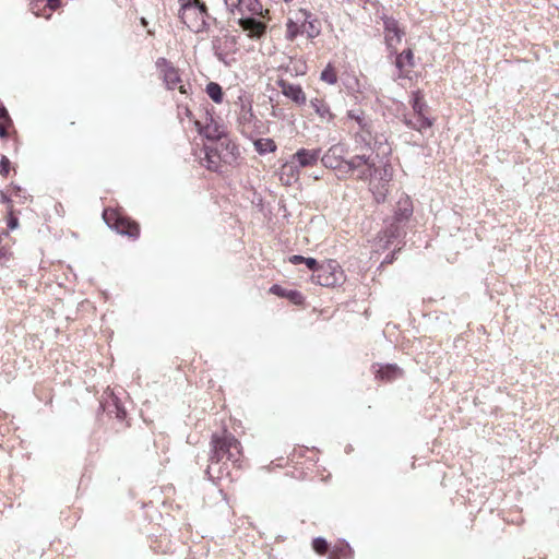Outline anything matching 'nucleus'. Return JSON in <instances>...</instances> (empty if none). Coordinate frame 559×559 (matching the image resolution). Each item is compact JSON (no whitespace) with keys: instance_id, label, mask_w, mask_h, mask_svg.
Returning <instances> with one entry per match:
<instances>
[{"instance_id":"obj_1","label":"nucleus","mask_w":559,"mask_h":559,"mask_svg":"<svg viewBox=\"0 0 559 559\" xmlns=\"http://www.w3.org/2000/svg\"><path fill=\"white\" fill-rule=\"evenodd\" d=\"M214 144H204L202 151L207 163L206 168L211 171H219L221 163L235 165L240 157L238 144L228 136V132L222 139L212 141Z\"/></svg>"},{"instance_id":"obj_2","label":"nucleus","mask_w":559,"mask_h":559,"mask_svg":"<svg viewBox=\"0 0 559 559\" xmlns=\"http://www.w3.org/2000/svg\"><path fill=\"white\" fill-rule=\"evenodd\" d=\"M211 454L210 462L211 465L207 466L205 474L209 476V479L214 480L215 476L212 474V465L219 464L223 460L230 461L233 463L238 462V456L236 453H233V450H237V453H240L241 443L240 441L230 432H226L223 436H218L214 433L211 439ZM223 466L218 467V475L216 478H222L223 476Z\"/></svg>"},{"instance_id":"obj_3","label":"nucleus","mask_w":559,"mask_h":559,"mask_svg":"<svg viewBox=\"0 0 559 559\" xmlns=\"http://www.w3.org/2000/svg\"><path fill=\"white\" fill-rule=\"evenodd\" d=\"M103 218L106 223V225L115 230L117 234L122 236H128L132 239H138L140 236V225L135 221L131 219L130 217L126 216L124 214L110 210L105 209L103 211Z\"/></svg>"},{"instance_id":"obj_4","label":"nucleus","mask_w":559,"mask_h":559,"mask_svg":"<svg viewBox=\"0 0 559 559\" xmlns=\"http://www.w3.org/2000/svg\"><path fill=\"white\" fill-rule=\"evenodd\" d=\"M312 278H316V283L321 286L335 287L344 283L345 275L340 263L330 259L320 263L317 274L312 275Z\"/></svg>"},{"instance_id":"obj_5","label":"nucleus","mask_w":559,"mask_h":559,"mask_svg":"<svg viewBox=\"0 0 559 559\" xmlns=\"http://www.w3.org/2000/svg\"><path fill=\"white\" fill-rule=\"evenodd\" d=\"M194 127L199 135L212 142L222 139L228 132L226 127L214 117V109H204V122L194 120Z\"/></svg>"},{"instance_id":"obj_6","label":"nucleus","mask_w":559,"mask_h":559,"mask_svg":"<svg viewBox=\"0 0 559 559\" xmlns=\"http://www.w3.org/2000/svg\"><path fill=\"white\" fill-rule=\"evenodd\" d=\"M225 5L231 13L238 12L243 16L245 11H248L251 13L250 16H261L270 20L269 10H263L260 0H228V3H225Z\"/></svg>"},{"instance_id":"obj_7","label":"nucleus","mask_w":559,"mask_h":559,"mask_svg":"<svg viewBox=\"0 0 559 559\" xmlns=\"http://www.w3.org/2000/svg\"><path fill=\"white\" fill-rule=\"evenodd\" d=\"M346 148L343 144L332 145L323 155H321V163L324 167L337 170L340 177L343 175V164L345 163L344 154Z\"/></svg>"},{"instance_id":"obj_8","label":"nucleus","mask_w":559,"mask_h":559,"mask_svg":"<svg viewBox=\"0 0 559 559\" xmlns=\"http://www.w3.org/2000/svg\"><path fill=\"white\" fill-rule=\"evenodd\" d=\"M238 25L248 32V37L259 40L266 35L267 24L261 21L259 16H241L238 20Z\"/></svg>"},{"instance_id":"obj_9","label":"nucleus","mask_w":559,"mask_h":559,"mask_svg":"<svg viewBox=\"0 0 559 559\" xmlns=\"http://www.w3.org/2000/svg\"><path fill=\"white\" fill-rule=\"evenodd\" d=\"M383 22V28L385 34V44L388 49H393L394 41L401 43L402 37L405 35V32L400 27L399 21L393 16H388L383 14L381 16Z\"/></svg>"},{"instance_id":"obj_10","label":"nucleus","mask_w":559,"mask_h":559,"mask_svg":"<svg viewBox=\"0 0 559 559\" xmlns=\"http://www.w3.org/2000/svg\"><path fill=\"white\" fill-rule=\"evenodd\" d=\"M321 148L308 150L301 147L297 150L295 154L292 155V165H289V167L293 168V165H297L298 167L302 168L314 166L321 158ZM286 167H288V165Z\"/></svg>"},{"instance_id":"obj_11","label":"nucleus","mask_w":559,"mask_h":559,"mask_svg":"<svg viewBox=\"0 0 559 559\" xmlns=\"http://www.w3.org/2000/svg\"><path fill=\"white\" fill-rule=\"evenodd\" d=\"M192 10L195 11L200 15V19L195 17L194 21H191V22H189L187 20L186 25L189 29H191L195 33L206 31L209 28V22H207L209 20L215 21V19L212 17L211 14L209 13L206 3L202 0L197 2L192 7Z\"/></svg>"},{"instance_id":"obj_12","label":"nucleus","mask_w":559,"mask_h":559,"mask_svg":"<svg viewBox=\"0 0 559 559\" xmlns=\"http://www.w3.org/2000/svg\"><path fill=\"white\" fill-rule=\"evenodd\" d=\"M156 66L163 73V80L168 90H174L181 83V78L178 70L165 58H158Z\"/></svg>"},{"instance_id":"obj_13","label":"nucleus","mask_w":559,"mask_h":559,"mask_svg":"<svg viewBox=\"0 0 559 559\" xmlns=\"http://www.w3.org/2000/svg\"><path fill=\"white\" fill-rule=\"evenodd\" d=\"M278 86L285 97L289 98L298 106H302L307 102L306 94L299 84L289 83L283 79L278 81Z\"/></svg>"},{"instance_id":"obj_14","label":"nucleus","mask_w":559,"mask_h":559,"mask_svg":"<svg viewBox=\"0 0 559 559\" xmlns=\"http://www.w3.org/2000/svg\"><path fill=\"white\" fill-rule=\"evenodd\" d=\"M269 293L280 298L287 299L295 306H302L305 304V296L297 289L285 288L280 284H273L269 288Z\"/></svg>"},{"instance_id":"obj_15","label":"nucleus","mask_w":559,"mask_h":559,"mask_svg":"<svg viewBox=\"0 0 559 559\" xmlns=\"http://www.w3.org/2000/svg\"><path fill=\"white\" fill-rule=\"evenodd\" d=\"M413 213V201L408 195H404L397 201L392 218L397 222L407 224Z\"/></svg>"},{"instance_id":"obj_16","label":"nucleus","mask_w":559,"mask_h":559,"mask_svg":"<svg viewBox=\"0 0 559 559\" xmlns=\"http://www.w3.org/2000/svg\"><path fill=\"white\" fill-rule=\"evenodd\" d=\"M384 238L386 239V246L393 243L395 240H401L406 236V224L391 219L383 230Z\"/></svg>"},{"instance_id":"obj_17","label":"nucleus","mask_w":559,"mask_h":559,"mask_svg":"<svg viewBox=\"0 0 559 559\" xmlns=\"http://www.w3.org/2000/svg\"><path fill=\"white\" fill-rule=\"evenodd\" d=\"M373 160L369 155H355L349 159H346L343 164V175L342 177H348L354 174V171L360 169L364 166H367L368 164L372 163Z\"/></svg>"},{"instance_id":"obj_18","label":"nucleus","mask_w":559,"mask_h":559,"mask_svg":"<svg viewBox=\"0 0 559 559\" xmlns=\"http://www.w3.org/2000/svg\"><path fill=\"white\" fill-rule=\"evenodd\" d=\"M100 407L104 412H106L109 416L115 415V417L123 421L126 420L128 413L122 405V403L117 397H111L110 401H107L106 403H100Z\"/></svg>"},{"instance_id":"obj_19","label":"nucleus","mask_w":559,"mask_h":559,"mask_svg":"<svg viewBox=\"0 0 559 559\" xmlns=\"http://www.w3.org/2000/svg\"><path fill=\"white\" fill-rule=\"evenodd\" d=\"M403 370L395 364H386L379 366L374 376L381 381H392L402 377Z\"/></svg>"},{"instance_id":"obj_20","label":"nucleus","mask_w":559,"mask_h":559,"mask_svg":"<svg viewBox=\"0 0 559 559\" xmlns=\"http://www.w3.org/2000/svg\"><path fill=\"white\" fill-rule=\"evenodd\" d=\"M409 105H411L414 114L416 115V117L427 115V112L429 110V106L425 99L424 93L420 90H416V91L412 92Z\"/></svg>"},{"instance_id":"obj_21","label":"nucleus","mask_w":559,"mask_h":559,"mask_svg":"<svg viewBox=\"0 0 559 559\" xmlns=\"http://www.w3.org/2000/svg\"><path fill=\"white\" fill-rule=\"evenodd\" d=\"M347 117L352 120H355L360 129V131L367 133V135L371 136V129L373 127V122L370 118L366 117L364 111H355L348 110Z\"/></svg>"},{"instance_id":"obj_22","label":"nucleus","mask_w":559,"mask_h":559,"mask_svg":"<svg viewBox=\"0 0 559 559\" xmlns=\"http://www.w3.org/2000/svg\"><path fill=\"white\" fill-rule=\"evenodd\" d=\"M414 68V52L411 48L404 49L401 53L396 55L395 67L403 71L405 67Z\"/></svg>"},{"instance_id":"obj_23","label":"nucleus","mask_w":559,"mask_h":559,"mask_svg":"<svg viewBox=\"0 0 559 559\" xmlns=\"http://www.w3.org/2000/svg\"><path fill=\"white\" fill-rule=\"evenodd\" d=\"M254 148L260 155H265L269 153H274L277 150V145L273 139L270 138H260L254 142Z\"/></svg>"},{"instance_id":"obj_24","label":"nucleus","mask_w":559,"mask_h":559,"mask_svg":"<svg viewBox=\"0 0 559 559\" xmlns=\"http://www.w3.org/2000/svg\"><path fill=\"white\" fill-rule=\"evenodd\" d=\"M310 106L320 117H329V120H332L334 118V115L330 110V106L323 99L313 98L310 100Z\"/></svg>"},{"instance_id":"obj_25","label":"nucleus","mask_w":559,"mask_h":559,"mask_svg":"<svg viewBox=\"0 0 559 559\" xmlns=\"http://www.w3.org/2000/svg\"><path fill=\"white\" fill-rule=\"evenodd\" d=\"M205 92L207 96L216 104H221L224 99L223 87L217 82L207 83Z\"/></svg>"},{"instance_id":"obj_26","label":"nucleus","mask_w":559,"mask_h":559,"mask_svg":"<svg viewBox=\"0 0 559 559\" xmlns=\"http://www.w3.org/2000/svg\"><path fill=\"white\" fill-rule=\"evenodd\" d=\"M332 554H335L337 557L342 559H352L353 549L350 545L346 540H340L331 550Z\"/></svg>"},{"instance_id":"obj_27","label":"nucleus","mask_w":559,"mask_h":559,"mask_svg":"<svg viewBox=\"0 0 559 559\" xmlns=\"http://www.w3.org/2000/svg\"><path fill=\"white\" fill-rule=\"evenodd\" d=\"M9 231L2 230L0 233V264L4 265L11 258V251L8 245L3 243V240L9 238Z\"/></svg>"},{"instance_id":"obj_28","label":"nucleus","mask_w":559,"mask_h":559,"mask_svg":"<svg viewBox=\"0 0 559 559\" xmlns=\"http://www.w3.org/2000/svg\"><path fill=\"white\" fill-rule=\"evenodd\" d=\"M178 1L180 3L178 16L183 24H187V19H189V15L187 13L189 11H192V7L200 0H178Z\"/></svg>"},{"instance_id":"obj_29","label":"nucleus","mask_w":559,"mask_h":559,"mask_svg":"<svg viewBox=\"0 0 559 559\" xmlns=\"http://www.w3.org/2000/svg\"><path fill=\"white\" fill-rule=\"evenodd\" d=\"M320 79L331 85L337 82V73L332 63H328L321 71Z\"/></svg>"},{"instance_id":"obj_30","label":"nucleus","mask_w":559,"mask_h":559,"mask_svg":"<svg viewBox=\"0 0 559 559\" xmlns=\"http://www.w3.org/2000/svg\"><path fill=\"white\" fill-rule=\"evenodd\" d=\"M306 24H307L306 33H307L308 38L313 39L321 34L322 28H321V22L319 21V19L313 17L311 21H308V23H306Z\"/></svg>"},{"instance_id":"obj_31","label":"nucleus","mask_w":559,"mask_h":559,"mask_svg":"<svg viewBox=\"0 0 559 559\" xmlns=\"http://www.w3.org/2000/svg\"><path fill=\"white\" fill-rule=\"evenodd\" d=\"M377 170L378 169L376 167V164H374V162H372V163L368 164L367 166H364L357 170L358 171L357 179L362 180V181L370 180L374 176Z\"/></svg>"},{"instance_id":"obj_32","label":"nucleus","mask_w":559,"mask_h":559,"mask_svg":"<svg viewBox=\"0 0 559 559\" xmlns=\"http://www.w3.org/2000/svg\"><path fill=\"white\" fill-rule=\"evenodd\" d=\"M301 33H302V31L300 29L298 24L296 22H294L292 19H289L286 23V34H285L286 39L289 41H293Z\"/></svg>"},{"instance_id":"obj_33","label":"nucleus","mask_w":559,"mask_h":559,"mask_svg":"<svg viewBox=\"0 0 559 559\" xmlns=\"http://www.w3.org/2000/svg\"><path fill=\"white\" fill-rule=\"evenodd\" d=\"M311 545H312L313 550L319 555H323L330 549V544L328 543V540L324 537H321V536L314 537L312 539Z\"/></svg>"},{"instance_id":"obj_34","label":"nucleus","mask_w":559,"mask_h":559,"mask_svg":"<svg viewBox=\"0 0 559 559\" xmlns=\"http://www.w3.org/2000/svg\"><path fill=\"white\" fill-rule=\"evenodd\" d=\"M416 122V131L423 132L433 126L435 118L428 117L427 115L417 116Z\"/></svg>"},{"instance_id":"obj_35","label":"nucleus","mask_w":559,"mask_h":559,"mask_svg":"<svg viewBox=\"0 0 559 559\" xmlns=\"http://www.w3.org/2000/svg\"><path fill=\"white\" fill-rule=\"evenodd\" d=\"M372 138L367 135V133L360 131L355 134V141L358 143L362 148L372 150Z\"/></svg>"},{"instance_id":"obj_36","label":"nucleus","mask_w":559,"mask_h":559,"mask_svg":"<svg viewBox=\"0 0 559 559\" xmlns=\"http://www.w3.org/2000/svg\"><path fill=\"white\" fill-rule=\"evenodd\" d=\"M5 222L9 230H14L19 227V217L15 214L13 206L9 207Z\"/></svg>"},{"instance_id":"obj_37","label":"nucleus","mask_w":559,"mask_h":559,"mask_svg":"<svg viewBox=\"0 0 559 559\" xmlns=\"http://www.w3.org/2000/svg\"><path fill=\"white\" fill-rule=\"evenodd\" d=\"M11 170V160L8 156L1 155L0 157V176L7 178Z\"/></svg>"},{"instance_id":"obj_38","label":"nucleus","mask_w":559,"mask_h":559,"mask_svg":"<svg viewBox=\"0 0 559 559\" xmlns=\"http://www.w3.org/2000/svg\"><path fill=\"white\" fill-rule=\"evenodd\" d=\"M254 118V114L252 111L251 105L246 109L245 106H242V112L239 118L240 122L242 123H250L252 119Z\"/></svg>"},{"instance_id":"obj_39","label":"nucleus","mask_w":559,"mask_h":559,"mask_svg":"<svg viewBox=\"0 0 559 559\" xmlns=\"http://www.w3.org/2000/svg\"><path fill=\"white\" fill-rule=\"evenodd\" d=\"M304 264L309 271L313 273L312 275L317 274V271L320 266V262L312 257H306Z\"/></svg>"},{"instance_id":"obj_40","label":"nucleus","mask_w":559,"mask_h":559,"mask_svg":"<svg viewBox=\"0 0 559 559\" xmlns=\"http://www.w3.org/2000/svg\"><path fill=\"white\" fill-rule=\"evenodd\" d=\"M0 123L12 126V119L3 104H0Z\"/></svg>"},{"instance_id":"obj_41","label":"nucleus","mask_w":559,"mask_h":559,"mask_svg":"<svg viewBox=\"0 0 559 559\" xmlns=\"http://www.w3.org/2000/svg\"><path fill=\"white\" fill-rule=\"evenodd\" d=\"M401 248L393 250L382 261V264H391L396 260L397 253L400 252Z\"/></svg>"},{"instance_id":"obj_42","label":"nucleus","mask_w":559,"mask_h":559,"mask_svg":"<svg viewBox=\"0 0 559 559\" xmlns=\"http://www.w3.org/2000/svg\"><path fill=\"white\" fill-rule=\"evenodd\" d=\"M305 259H306V257H304L301 254H293V255L288 257V262L294 265H298V264L304 263Z\"/></svg>"},{"instance_id":"obj_43","label":"nucleus","mask_w":559,"mask_h":559,"mask_svg":"<svg viewBox=\"0 0 559 559\" xmlns=\"http://www.w3.org/2000/svg\"><path fill=\"white\" fill-rule=\"evenodd\" d=\"M372 141H373L372 150H380L383 142H385V139L382 140V135L374 134L372 138Z\"/></svg>"},{"instance_id":"obj_44","label":"nucleus","mask_w":559,"mask_h":559,"mask_svg":"<svg viewBox=\"0 0 559 559\" xmlns=\"http://www.w3.org/2000/svg\"><path fill=\"white\" fill-rule=\"evenodd\" d=\"M402 122L412 130L416 131V121H414L412 118H409L407 115H404Z\"/></svg>"},{"instance_id":"obj_45","label":"nucleus","mask_w":559,"mask_h":559,"mask_svg":"<svg viewBox=\"0 0 559 559\" xmlns=\"http://www.w3.org/2000/svg\"><path fill=\"white\" fill-rule=\"evenodd\" d=\"M0 202L8 205V209L12 205V199L4 191L0 190Z\"/></svg>"},{"instance_id":"obj_46","label":"nucleus","mask_w":559,"mask_h":559,"mask_svg":"<svg viewBox=\"0 0 559 559\" xmlns=\"http://www.w3.org/2000/svg\"><path fill=\"white\" fill-rule=\"evenodd\" d=\"M11 187L13 189V193H14L15 197L26 199V197L24 195V190L22 189V187H20L19 185H15V183H11Z\"/></svg>"},{"instance_id":"obj_47","label":"nucleus","mask_w":559,"mask_h":559,"mask_svg":"<svg viewBox=\"0 0 559 559\" xmlns=\"http://www.w3.org/2000/svg\"><path fill=\"white\" fill-rule=\"evenodd\" d=\"M299 13L304 16L305 23H308V21H311L313 19L312 13L308 9H299Z\"/></svg>"},{"instance_id":"obj_48","label":"nucleus","mask_w":559,"mask_h":559,"mask_svg":"<svg viewBox=\"0 0 559 559\" xmlns=\"http://www.w3.org/2000/svg\"><path fill=\"white\" fill-rule=\"evenodd\" d=\"M10 126H8V124L0 123V139H8V136H9L8 128Z\"/></svg>"},{"instance_id":"obj_49","label":"nucleus","mask_w":559,"mask_h":559,"mask_svg":"<svg viewBox=\"0 0 559 559\" xmlns=\"http://www.w3.org/2000/svg\"><path fill=\"white\" fill-rule=\"evenodd\" d=\"M189 88H190V85L187 86L185 84H181L179 86V91H180L181 94H187Z\"/></svg>"},{"instance_id":"obj_50","label":"nucleus","mask_w":559,"mask_h":559,"mask_svg":"<svg viewBox=\"0 0 559 559\" xmlns=\"http://www.w3.org/2000/svg\"><path fill=\"white\" fill-rule=\"evenodd\" d=\"M185 115H186L190 120H192V118H193V114H192V111H191L188 107H186V108H185Z\"/></svg>"},{"instance_id":"obj_51","label":"nucleus","mask_w":559,"mask_h":559,"mask_svg":"<svg viewBox=\"0 0 559 559\" xmlns=\"http://www.w3.org/2000/svg\"><path fill=\"white\" fill-rule=\"evenodd\" d=\"M215 56L217 57V59L219 61H225V57H224V55L222 52H215Z\"/></svg>"},{"instance_id":"obj_52","label":"nucleus","mask_w":559,"mask_h":559,"mask_svg":"<svg viewBox=\"0 0 559 559\" xmlns=\"http://www.w3.org/2000/svg\"><path fill=\"white\" fill-rule=\"evenodd\" d=\"M328 559H342V558L337 557L335 554L330 552Z\"/></svg>"},{"instance_id":"obj_53","label":"nucleus","mask_w":559,"mask_h":559,"mask_svg":"<svg viewBox=\"0 0 559 559\" xmlns=\"http://www.w3.org/2000/svg\"><path fill=\"white\" fill-rule=\"evenodd\" d=\"M230 43L231 44H236V37L235 36L230 37Z\"/></svg>"},{"instance_id":"obj_54","label":"nucleus","mask_w":559,"mask_h":559,"mask_svg":"<svg viewBox=\"0 0 559 559\" xmlns=\"http://www.w3.org/2000/svg\"><path fill=\"white\" fill-rule=\"evenodd\" d=\"M233 453H236V455L238 456V460L240 459V456H241V452L238 454V453H237V450H233Z\"/></svg>"},{"instance_id":"obj_55","label":"nucleus","mask_w":559,"mask_h":559,"mask_svg":"<svg viewBox=\"0 0 559 559\" xmlns=\"http://www.w3.org/2000/svg\"><path fill=\"white\" fill-rule=\"evenodd\" d=\"M292 1H293V0H284V2H286V3H289V2H292Z\"/></svg>"},{"instance_id":"obj_56","label":"nucleus","mask_w":559,"mask_h":559,"mask_svg":"<svg viewBox=\"0 0 559 559\" xmlns=\"http://www.w3.org/2000/svg\"><path fill=\"white\" fill-rule=\"evenodd\" d=\"M225 3H228V0H224Z\"/></svg>"}]
</instances>
